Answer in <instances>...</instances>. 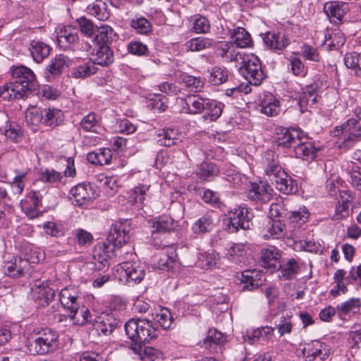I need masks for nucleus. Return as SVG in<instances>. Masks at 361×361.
<instances>
[{
  "label": "nucleus",
  "mask_w": 361,
  "mask_h": 361,
  "mask_svg": "<svg viewBox=\"0 0 361 361\" xmlns=\"http://www.w3.org/2000/svg\"><path fill=\"white\" fill-rule=\"evenodd\" d=\"M40 178L43 182L49 183H62L63 176L54 169H47L43 173H42Z\"/></svg>",
  "instance_id": "052dcab7"
},
{
  "label": "nucleus",
  "mask_w": 361,
  "mask_h": 361,
  "mask_svg": "<svg viewBox=\"0 0 361 361\" xmlns=\"http://www.w3.org/2000/svg\"><path fill=\"white\" fill-rule=\"evenodd\" d=\"M63 121V113L59 109H43V125L54 128Z\"/></svg>",
  "instance_id": "7c9ffc66"
},
{
  "label": "nucleus",
  "mask_w": 361,
  "mask_h": 361,
  "mask_svg": "<svg viewBox=\"0 0 361 361\" xmlns=\"http://www.w3.org/2000/svg\"><path fill=\"white\" fill-rule=\"evenodd\" d=\"M294 249L310 252H317L320 250V245L311 240L300 241L295 243Z\"/></svg>",
  "instance_id": "e2e57ef3"
},
{
  "label": "nucleus",
  "mask_w": 361,
  "mask_h": 361,
  "mask_svg": "<svg viewBox=\"0 0 361 361\" xmlns=\"http://www.w3.org/2000/svg\"><path fill=\"white\" fill-rule=\"evenodd\" d=\"M177 255L172 248H168L166 252L163 253L159 257L157 265L160 269L170 270L176 264Z\"/></svg>",
  "instance_id": "58836bf2"
},
{
  "label": "nucleus",
  "mask_w": 361,
  "mask_h": 361,
  "mask_svg": "<svg viewBox=\"0 0 361 361\" xmlns=\"http://www.w3.org/2000/svg\"><path fill=\"white\" fill-rule=\"evenodd\" d=\"M261 112L269 116H274L281 111L280 102L272 94L266 93L260 102Z\"/></svg>",
  "instance_id": "6ab92c4d"
},
{
  "label": "nucleus",
  "mask_w": 361,
  "mask_h": 361,
  "mask_svg": "<svg viewBox=\"0 0 361 361\" xmlns=\"http://www.w3.org/2000/svg\"><path fill=\"white\" fill-rule=\"evenodd\" d=\"M317 101V94L312 87L304 90L299 98V105L301 112H304L308 106H313Z\"/></svg>",
  "instance_id": "a19ab883"
},
{
  "label": "nucleus",
  "mask_w": 361,
  "mask_h": 361,
  "mask_svg": "<svg viewBox=\"0 0 361 361\" xmlns=\"http://www.w3.org/2000/svg\"><path fill=\"white\" fill-rule=\"evenodd\" d=\"M264 41L271 49L281 50L288 46L290 41L285 35L268 32Z\"/></svg>",
  "instance_id": "393cba45"
},
{
  "label": "nucleus",
  "mask_w": 361,
  "mask_h": 361,
  "mask_svg": "<svg viewBox=\"0 0 361 361\" xmlns=\"http://www.w3.org/2000/svg\"><path fill=\"white\" fill-rule=\"evenodd\" d=\"M234 61L240 73L253 85H259L265 78L259 58L252 54L238 52Z\"/></svg>",
  "instance_id": "39448f33"
},
{
  "label": "nucleus",
  "mask_w": 361,
  "mask_h": 361,
  "mask_svg": "<svg viewBox=\"0 0 361 361\" xmlns=\"http://www.w3.org/2000/svg\"><path fill=\"white\" fill-rule=\"evenodd\" d=\"M111 317L107 314H102L94 320V329L98 332L104 335H108L113 331L114 326L111 324Z\"/></svg>",
  "instance_id": "ea45409f"
},
{
  "label": "nucleus",
  "mask_w": 361,
  "mask_h": 361,
  "mask_svg": "<svg viewBox=\"0 0 361 361\" xmlns=\"http://www.w3.org/2000/svg\"><path fill=\"white\" fill-rule=\"evenodd\" d=\"M240 280L245 284V288L253 290L262 284L260 274L256 270H245L241 273Z\"/></svg>",
  "instance_id": "a878e982"
},
{
  "label": "nucleus",
  "mask_w": 361,
  "mask_h": 361,
  "mask_svg": "<svg viewBox=\"0 0 361 361\" xmlns=\"http://www.w3.org/2000/svg\"><path fill=\"white\" fill-rule=\"evenodd\" d=\"M212 41L209 38L196 37L190 39L185 44L186 49L191 51H200L209 48Z\"/></svg>",
  "instance_id": "8fccbe9b"
},
{
  "label": "nucleus",
  "mask_w": 361,
  "mask_h": 361,
  "mask_svg": "<svg viewBox=\"0 0 361 361\" xmlns=\"http://www.w3.org/2000/svg\"><path fill=\"white\" fill-rule=\"evenodd\" d=\"M265 173L276 188L284 194H292L297 191V184L282 169L279 164L278 157L274 154H269L267 157Z\"/></svg>",
  "instance_id": "20e7f679"
},
{
  "label": "nucleus",
  "mask_w": 361,
  "mask_h": 361,
  "mask_svg": "<svg viewBox=\"0 0 361 361\" xmlns=\"http://www.w3.org/2000/svg\"><path fill=\"white\" fill-rule=\"evenodd\" d=\"M158 137V142L166 147H171L180 142L178 130L172 128L162 130L159 133Z\"/></svg>",
  "instance_id": "473e14b6"
},
{
  "label": "nucleus",
  "mask_w": 361,
  "mask_h": 361,
  "mask_svg": "<svg viewBox=\"0 0 361 361\" xmlns=\"http://www.w3.org/2000/svg\"><path fill=\"white\" fill-rule=\"evenodd\" d=\"M149 185H139L133 188L130 193L131 201L140 209H142L145 203L147 197L149 196Z\"/></svg>",
  "instance_id": "c756f323"
},
{
  "label": "nucleus",
  "mask_w": 361,
  "mask_h": 361,
  "mask_svg": "<svg viewBox=\"0 0 361 361\" xmlns=\"http://www.w3.org/2000/svg\"><path fill=\"white\" fill-rule=\"evenodd\" d=\"M97 67L92 60L73 68L71 71V77L75 79H84L96 73Z\"/></svg>",
  "instance_id": "5701e85b"
},
{
  "label": "nucleus",
  "mask_w": 361,
  "mask_h": 361,
  "mask_svg": "<svg viewBox=\"0 0 361 361\" xmlns=\"http://www.w3.org/2000/svg\"><path fill=\"white\" fill-rule=\"evenodd\" d=\"M126 335L134 342L149 343L157 337V328L147 319H131L125 324Z\"/></svg>",
  "instance_id": "423d86ee"
},
{
  "label": "nucleus",
  "mask_w": 361,
  "mask_h": 361,
  "mask_svg": "<svg viewBox=\"0 0 361 361\" xmlns=\"http://www.w3.org/2000/svg\"><path fill=\"white\" fill-rule=\"evenodd\" d=\"M262 259L264 264V267L276 268L279 263V259L281 257L279 250L274 247L269 246L262 250Z\"/></svg>",
  "instance_id": "bb28decb"
},
{
  "label": "nucleus",
  "mask_w": 361,
  "mask_h": 361,
  "mask_svg": "<svg viewBox=\"0 0 361 361\" xmlns=\"http://www.w3.org/2000/svg\"><path fill=\"white\" fill-rule=\"evenodd\" d=\"M12 76L14 81L5 85L0 92L2 99L5 100L21 99L37 85L35 75L31 69L25 66L13 68Z\"/></svg>",
  "instance_id": "f03ea898"
},
{
  "label": "nucleus",
  "mask_w": 361,
  "mask_h": 361,
  "mask_svg": "<svg viewBox=\"0 0 361 361\" xmlns=\"http://www.w3.org/2000/svg\"><path fill=\"white\" fill-rule=\"evenodd\" d=\"M332 135L338 137V142L341 145L350 147L361 137V123L357 119H348L342 125L336 127Z\"/></svg>",
  "instance_id": "6e6552de"
},
{
  "label": "nucleus",
  "mask_w": 361,
  "mask_h": 361,
  "mask_svg": "<svg viewBox=\"0 0 361 361\" xmlns=\"http://www.w3.org/2000/svg\"><path fill=\"white\" fill-rule=\"evenodd\" d=\"M71 59L63 54H58L52 59L47 66V71L52 75H59L69 66Z\"/></svg>",
  "instance_id": "412c9836"
},
{
  "label": "nucleus",
  "mask_w": 361,
  "mask_h": 361,
  "mask_svg": "<svg viewBox=\"0 0 361 361\" xmlns=\"http://www.w3.org/2000/svg\"><path fill=\"white\" fill-rule=\"evenodd\" d=\"M324 11L328 16L341 20L348 11V6L345 2L332 1L325 4Z\"/></svg>",
  "instance_id": "cd10ccee"
},
{
  "label": "nucleus",
  "mask_w": 361,
  "mask_h": 361,
  "mask_svg": "<svg viewBox=\"0 0 361 361\" xmlns=\"http://www.w3.org/2000/svg\"><path fill=\"white\" fill-rule=\"evenodd\" d=\"M233 42L240 48L248 47L252 44L250 34L243 27H238L231 33Z\"/></svg>",
  "instance_id": "e433bc0d"
},
{
  "label": "nucleus",
  "mask_w": 361,
  "mask_h": 361,
  "mask_svg": "<svg viewBox=\"0 0 361 361\" xmlns=\"http://www.w3.org/2000/svg\"><path fill=\"white\" fill-rule=\"evenodd\" d=\"M26 122L33 127L43 124V109L32 106L27 109L25 114Z\"/></svg>",
  "instance_id": "37998d69"
},
{
  "label": "nucleus",
  "mask_w": 361,
  "mask_h": 361,
  "mask_svg": "<svg viewBox=\"0 0 361 361\" xmlns=\"http://www.w3.org/2000/svg\"><path fill=\"white\" fill-rule=\"evenodd\" d=\"M176 226V223L169 216L164 215L159 216L153 222L152 227L154 229L153 232L166 233L173 230Z\"/></svg>",
  "instance_id": "f704fd0d"
},
{
  "label": "nucleus",
  "mask_w": 361,
  "mask_h": 361,
  "mask_svg": "<svg viewBox=\"0 0 361 361\" xmlns=\"http://www.w3.org/2000/svg\"><path fill=\"white\" fill-rule=\"evenodd\" d=\"M183 102V112L197 114L205 111L204 118L210 121L216 120L221 115L224 107V104L221 102L204 99L195 94L187 97Z\"/></svg>",
  "instance_id": "7ed1b4c3"
},
{
  "label": "nucleus",
  "mask_w": 361,
  "mask_h": 361,
  "mask_svg": "<svg viewBox=\"0 0 361 361\" xmlns=\"http://www.w3.org/2000/svg\"><path fill=\"white\" fill-rule=\"evenodd\" d=\"M350 171L349 183L356 190L361 192V169L353 166Z\"/></svg>",
  "instance_id": "0e129e2a"
},
{
  "label": "nucleus",
  "mask_w": 361,
  "mask_h": 361,
  "mask_svg": "<svg viewBox=\"0 0 361 361\" xmlns=\"http://www.w3.org/2000/svg\"><path fill=\"white\" fill-rule=\"evenodd\" d=\"M217 223L215 214H205L192 226V229L195 233H206L212 231Z\"/></svg>",
  "instance_id": "aec40b11"
},
{
  "label": "nucleus",
  "mask_w": 361,
  "mask_h": 361,
  "mask_svg": "<svg viewBox=\"0 0 361 361\" xmlns=\"http://www.w3.org/2000/svg\"><path fill=\"white\" fill-rule=\"evenodd\" d=\"M272 192V188L267 182L251 183L247 197L252 201L267 202L271 199Z\"/></svg>",
  "instance_id": "4468645a"
},
{
  "label": "nucleus",
  "mask_w": 361,
  "mask_h": 361,
  "mask_svg": "<svg viewBox=\"0 0 361 361\" xmlns=\"http://www.w3.org/2000/svg\"><path fill=\"white\" fill-rule=\"evenodd\" d=\"M30 51L35 61L40 63L47 57L50 52L49 47L39 40H32L30 44Z\"/></svg>",
  "instance_id": "b1692460"
},
{
  "label": "nucleus",
  "mask_w": 361,
  "mask_h": 361,
  "mask_svg": "<svg viewBox=\"0 0 361 361\" xmlns=\"http://www.w3.org/2000/svg\"><path fill=\"white\" fill-rule=\"evenodd\" d=\"M192 28L196 33H207L210 29V23L207 18L197 14L190 18Z\"/></svg>",
  "instance_id": "49530a36"
},
{
  "label": "nucleus",
  "mask_w": 361,
  "mask_h": 361,
  "mask_svg": "<svg viewBox=\"0 0 361 361\" xmlns=\"http://www.w3.org/2000/svg\"><path fill=\"white\" fill-rule=\"evenodd\" d=\"M180 80L191 91L200 92L204 86V82L200 78L192 75L182 74Z\"/></svg>",
  "instance_id": "864d4df0"
},
{
  "label": "nucleus",
  "mask_w": 361,
  "mask_h": 361,
  "mask_svg": "<svg viewBox=\"0 0 361 361\" xmlns=\"http://www.w3.org/2000/svg\"><path fill=\"white\" fill-rule=\"evenodd\" d=\"M249 221L250 216L247 214V209L239 207L229 211L224 222L228 230L231 233H234L240 228H248L250 227Z\"/></svg>",
  "instance_id": "9d476101"
},
{
  "label": "nucleus",
  "mask_w": 361,
  "mask_h": 361,
  "mask_svg": "<svg viewBox=\"0 0 361 361\" xmlns=\"http://www.w3.org/2000/svg\"><path fill=\"white\" fill-rule=\"evenodd\" d=\"M70 317L75 325H83L89 321L90 316V310L85 306H82L76 310H71Z\"/></svg>",
  "instance_id": "a18cd8bd"
},
{
  "label": "nucleus",
  "mask_w": 361,
  "mask_h": 361,
  "mask_svg": "<svg viewBox=\"0 0 361 361\" xmlns=\"http://www.w3.org/2000/svg\"><path fill=\"white\" fill-rule=\"evenodd\" d=\"M30 271L31 265L28 260L20 257L15 258L5 264V273L12 277L22 276L25 274H29Z\"/></svg>",
  "instance_id": "dca6fc26"
},
{
  "label": "nucleus",
  "mask_w": 361,
  "mask_h": 361,
  "mask_svg": "<svg viewBox=\"0 0 361 361\" xmlns=\"http://www.w3.org/2000/svg\"><path fill=\"white\" fill-rule=\"evenodd\" d=\"M361 307L360 300L358 298H351L348 301L337 306V310L341 314L349 312H357Z\"/></svg>",
  "instance_id": "6e6d98bb"
},
{
  "label": "nucleus",
  "mask_w": 361,
  "mask_h": 361,
  "mask_svg": "<svg viewBox=\"0 0 361 361\" xmlns=\"http://www.w3.org/2000/svg\"><path fill=\"white\" fill-rule=\"evenodd\" d=\"M276 133V142L279 146L289 147L298 140V132L294 129L290 130L286 128H279Z\"/></svg>",
  "instance_id": "4be33fe9"
},
{
  "label": "nucleus",
  "mask_w": 361,
  "mask_h": 361,
  "mask_svg": "<svg viewBox=\"0 0 361 361\" xmlns=\"http://www.w3.org/2000/svg\"><path fill=\"white\" fill-rule=\"evenodd\" d=\"M32 334L35 338L29 345L31 353L45 354L56 348L58 340L56 331L48 328L37 329L33 330Z\"/></svg>",
  "instance_id": "0eeeda50"
},
{
  "label": "nucleus",
  "mask_w": 361,
  "mask_h": 361,
  "mask_svg": "<svg viewBox=\"0 0 361 361\" xmlns=\"http://www.w3.org/2000/svg\"><path fill=\"white\" fill-rule=\"evenodd\" d=\"M282 276L285 279L293 278L298 271L299 266L295 259H290L283 265H280Z\"/></svg>",
  "instance_id": "5fc2aeb1"
},
{
  "label": "nucleus",
  "mask_w": 361,
  "mask_h": 361,
  "mask_svg": "<svg viewBox=\"0 0 361 361\" xmlns=\"http://www.w3.org/2000/svg\"><path fill=\"white\" fill-rule=\"evenodd\" d=\"M218 167L212 162H202L197 172V176L204 180H210L219 174Z\"/></svg>",
  "instance_id": "4c0bfd02"
},
{
  "label": "nucleus",
  "mask_w": 361,
  "mask_h": 361,
  "mask_svg": "<svg viewBox=\"0 0 361 361\" xmlns=\"http://www.w3.org/2000/svg\"><path fill=\"white\" fill-rule=\"evenodd\" d=\"M129 226L121 222L113 224L105 242L97 243L94 249L93 259L99 269L109 267V261L116 258L121 247L130 238Z\"/></svg>",
  "instance_id": "f257e3e1"
},
{
  "label": "nucleus",
  "mask_w": 361,
  "mask_h": 361,
  "mask_svg": "<svg viewBox=\"0 0 361 361\" xmlns=\"http://www.w3.org/2000/svg\"><path fill=\"white\" fill-rule=\"evenodd\" d=\"M295 154L297 157L304 160H312L317 153V149L310 142L298 144L294 149Z\"/></svg>",
  "instance_id": "2f4dec72"
},
{
  "label": "nucleus",
  "mask_w": 361,
  "mask_h": 361,
  "mask_svg": "<svg viewBox=\"0 0 361 361\" xmlns=\"http://www.w3.org/2000/svg\"><path fill=\"white\" fill-rule=\"evenodd\" d=\"M88 13L99 20H104L109 18L106 4L102 0H96L87 6Z\"/></svg>",
  "instance_id": "c9c22d12"
},
{
  "label": "nucleus",
  "mask_w": 361,
  "mask_h": 361,
  "mask_svg": "<svg viewBox=\"0 0 361 361\" xmlns=\"http://www.w3.org/2000/svg\"><path fill=\"white\" fill-rule=\"evenodd\" d=\"M226 341L224 335L216 329L209 331L207 337L204 339L205 348H211L212 344L220 345Z\"/></svg>",
  "instance_id": "bf43d9fd"
},
{
  "label": "nucleus",
  "mask_w": 361,
  "mask_h": 361,
  "mask_svg": "<svg viewBox=\"0 0 361 361\" xmlns=\"http://www.w3.org/2000/svg\"><path fill=\"white\" fill-rule=\"evenodd\" d=\"M284 228L285 226L282 224L279 218H271L267 225L268 234H266L265 236L279 238L283 235Z\"/></svg>",
  "instance_id": "de8ad7c7"
},
{
  "label": "nucleus",
  "mask_w": 361,
  "mask_h": 361,
  "mask_svg": "<svg viewBox=\"0 0 361 361\" xmlns=\"http://www.w3.org/2000/svg\"><path fill=\"white\" fill-rule=\"evenodd\" d=\"M116 276L120 281L140 283L145 275V267L137 262H123L116 267Z\"/></svg>",
  "instance_id": "1a4fd4ad"
},
{
  "label": "nucleus",
  "mask_w": 361,
  "mask_h": 361,
  "mask_svg": "<svg viewBox=\"0 0 361 361\" xmlns=\"http://www.w3.org/2000/svg\"><path fill=\"white\" fill-rule=\"evenodd\" d=\"M289 218L292 222H295L301 225L304 224L308 218V212L305 207H300L298 211L291 212Z\"/></svg>",
  "instance_id": "69168bd1"
},
{
  "label": "nucleus",
  "mask_w": 361,
  "mask_h": 361,
  "mask_svg": "<svg viewBox=\"0 0 361 361\" xmlns=\"http://www.w3.org/2000/svg\"><path fill=\"white\" fill-rule=\"evenodd\" d=\"M81 128L86 132L99 133L101 129L98 117L94 113H90L80 121Z\"/></svg>",
  "instance_id": "79ce46f5"
},
{
  "label": "nucleus",
  "mask_w": 361,
  "mask_h": 361,
  "mask_svg": "<svg viewBox=\"0 0 361 361\" xmlns=\"http://www.w3.org/2000/svg\"><path fill=\"white\" fill-rule=\"evenodd\" d=\"M305 361H326L330 355L328 345L319 341H313L302 349Z\"/></svg>",
  "instance_id": "9b49d317"
},
{
  "label": "nucleus",
  "mask_w": 361,
  "mask_h": 361,
  "mask_svg": "<svg viewBox=\"0 0 361 361\" xmlns=\"http://www.w3.org/2000/svg\"><path fill=\"white\" fill-rule=\"evenodd\" d=\"M111 157V151L109 148L99 149L97 152L88 153L87 156V159L90 163L98 165L109 164Z\"/></svg>",
  "instance_id": "c85d7f7f"
},
{
  "label": "nucleus",
  "mask_w": 361,
  "mask_h": 361,
  "mask_svg": "<svg viewBox=\"0 0 361 361\" xmlns=\"http://www.w3.org/2000/svg\"><path fill=\"white\" fill-rule=\"evenodd\" d=\"M31 290L35 302L42 307L48 305L55 296L54 290L44 281H35Z\"/></svg>",
  "instance_id": "ddd939ff"
},
{
  "label": "nucleus",
  "mask_w": 361,
  "mask_h": 361,
  "mask_svg": "<svg viewBox=\"0 0 361 361\" xmlns=\"http://www.w3.org/2000/svg\"><path fill=\"white\" fill-rule=\"evenodd\" d=\"M130 26L140 34H147L152 30L151 23L145 18L131 20Z\"/></svg>",
  "instance_id": "13d9d810"
},
{
  "label": "nucleus",
  "mask_w": 361,
  "mask_h": 361,
  "mask_svg": "<svg viewBox=\"0 0 361 361\" xmlns=\"http://www.w3.org/2000/svg\"><path fill=\"white\" fill-rule=\"evenodd\" d=\"M114 34L113 29L107 25H102L97 27L94 32L95 36L93 39L96 44H106Z\"/></svg>",
  "instance_id": "c03bdc74"
},
{
  "label": "nucleus",
  "mask_w": 361,
  "mask_h": 361,
  "mask_svg": "<svg viewBox=\"0 0 361 361\" xmlns=\"http://www.w3.org/2000/svg\"><path fill=\"white\" fill-rule=\"evenodd\" d=\"M61 305L68 310H76L81 305L78 290L74 287L62 289L59 294Z\"/></svg>",
  "instance_id": "2eb2a0df"
},
{
  "label": "nucleus",
  "mask_w": 361,
  "mask_h": 361,
  "mask_svg": "<svg viewBox=\"0 0 361 361\" xmlns=\"http://www.w3.org/2000/svg\"><path fill=\"white\" fill-rule=\"evenodd\" d=\"M56 32L58 44L63 49L78 40V30L73 26L59 27Z\"/></svg>",
  "instance_id": "f3484780"
},
{
  "label": "nucleus",
  "mask_w": 361,
  "mask_h": 361,
  "mask_svg": "<svg viewBox=\"0 0 361 361\" xmlns=\"http://www.w3.org/2000/svg\"><path fill=\"white\" fill-rule=\"evenodd\" d=\"M227 78L228 73L224 69L219 67H214L209 74L208 80L214 85H219L226 82Z\"/></svg>",
  "instance_id": "4d7b16f0"
},
{
  "label": "nucleus",
  "mask_w": 361,
  "mask_h": 361,
  "mask_svg": "<svg viewBox=\"0 0 361 361\" xmlns=\"http://www.w3.org/2000/svg\"><path fill=\"white\" fill-rule=\"evenodd\" d=\"M154 319L164 329H170L173 324V319L171 312L165 307H159L153 313Z\"/></svg>",
  "instance_id": "72a5a7b5"
},
{
  "label": "nucleus",
  "mask_w": 361,
  "mask_h": 361,
  "mask_svg": "<svg viewBox=\"0 0 361 361\" xmlns=\"http://www.w3.org/2000/svg\"><path fill=\"white\" fill-rule=\"evenodd\" d=\"M343 33L339 30H334L329 37H326L324 44L331 49H337L342 47L345 43Z\"/></svg>",
  "instance_id": "3c124183"
},
{
  "label": "nucleus",
  "mask_w": 361,
  "mask_h": 361,
  "mask_svg": "<svg viewBox=\"0 0 361 361\" xmlns=\"http://www.w3.org/2000/svg\"><path fill=\"white\" fill-rule=\"evenodd\" d=\"M341 180L338 176H331L326 181V190L331 196H335L339 191Z\"/></svg>",
  "instance_id": "338daca9"
},
{
  "label": "nucleus",
  "mask_w": 361,
  "mask_h": 361,
  "mask_svg": "<svg viewBox=\"0 0 361 361\" xmlns=\"http://www.w3.org/2000/svg\"><path fill=\"white\" fill-rule=\"evenodd\" d=\"M93 63L100 66H109L114 61V54L110 48L106 44H96L94 49Z\"/></svg>",
  "instance_id": "a211bd4d"
},
{
  "label": "nucleus",
  "mask_w": 361,
  "mask_h": 361,
  "mask_svg": "<svg viewBox=\"0 0 361 361\" xmlns=\"http://www.w3.org/2000/svg\"><path fill=\"white\" fill-rule=\"evenodd\" d=\"M69 198L75 206L87 204L94 198V192L90 184H78L69 192Z\"/></svg>",
  "instance_id": "f8f14e48"
},
{
  "label": "nucleus",
  "mask_w": 361,
  "mask_h": 361,
  "mask_svg": "<svg viewBox=\"0 0 361 361\" xmlns=\"http://www.w3.org/2000/svg\"><path fill=\"white\" fill-rule=\"evenodd\" d=\"M219 256L216 253L206 252L201 254L198 259V266L203 269H212L216 267Z\"/></svg>",
  "instance_id": "09e8293b"
},
{
  "label": "nucleus",
  "mask_w": 361,
  "mask_h": 361,
  "mask_svg": "<svg viewBox=\"0 0 361 361\" xmlns=\"http://www.w3.org/2000/svg\"><path fill=\"white\" fill-rule=\"evenodd\" d=\"M345 66L354 71L357 76H361V54L353 52L345 56Z\"/></svg>",
  "instance_id": "603ef678"
},
{
  "label": "nucleus",
  "mask_w": 361,
  "mask_h": 361,
  "mask_svg": "<svg viewBox=\"0 0 361 361\" xmlns=\"http://www.w3.org/2000/svg\"><path fill=\"white\" fill-rule=\"evenodd\" d=\"M348 341L353 349H361V329L355 327L349 331Z\"/></svg>",
  "instance_id": "774afa93"
},
{
  "label": "nucleus",
  "mask_w": 361,
  "mask_h": 361,
  "mask_svg": "<svg viewBox=\"0 0 361 361\" xmlns=\"http://www.w3.org/2000/svg\"><path fill=\"white\" fill-rule=\"evenodd\" d=\"M291 71L295 75H304L306 73L305 66L297 54H293L290 58Z\"/></svg>",
  "instance_id": "680f3d73"
}]
</instances>
